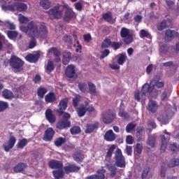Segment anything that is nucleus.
<instances>
[{"mask_svg":"<svg viewBox=\"0 0 179 179\" xmlns=\"http://www.w3.org/2000/svg\"><path fill=\"white\" fill-rule=\"evenodd\" d=\"M48 166L50 169L53 170H59V169H62V167H64V163L62 161L52 159L48 162Z\"/></svg>","mask_w":179,"mask_h":179,"instance_id":"a211bd4d","label":"nucleus"},{"mask_svg":"<svg viewBox=\"0 0 179 179\" xmlns=\"http://www.w3.org/2000/svg\"><path fill=\"white\" fill-rule=\"evenodd\" d=\"M135 128H136V124L129 123L126 127V131L128 134H129V132H132V131H134Z\"/></svg>","mask_w":179,"mask_h":179,"instance_id":"864d4df0","label":"nucleus"},{"mask_svg":"<svg viewBox=\"0 0 179 179\" xmlns=\"http://www.w3.org/2000/svg\"><path fill=\"white\" fill-rule=\"evenodd\" d=\"M73 158L76 163H82L85 160V155L80 152H76L73 155Z\"/></svg>","mask_w":179,"mask_h":179,"instance_id":"c756f323","label":"nucleus"},{"mask_svg":"<svg viewBox=\"0 0 179 179\" xmlns=\"http://www.w3.org/2000/svg\"><path fill=\"white\" fill-rule=\"evenodd\" d=\"M3 10H10L11 12H26L27 5L24 3H17L15 5L2 6Z\"/></svg>","mask_w":179,"mask_h":179,"instance_id":"20e7f679","label":"nucleus"},{"mask_svg":"<svg viewBox=\"0 0 179 179\" xmlns=\"http://www.w3.org/2000/svg\"><path fill=\"white\" fill-rule=\"evenodd\" d=\"M106 173V171L103 169H99L96 171V174H93L87 176L85 179H105L106 175L104 173Z\"/></svg>","mask_w":179,"mask_h":179,"instance_id":"4be33fe9","label":"nucleus"},{"mask_svg":"<svg viewBox=\"0 0 179 179\" xmlns=\"http://www.w3.org/2000/svg\"><path fill=\"white\" fill-rule=\"evenodd\" d=\"M143 150V145L141 143H137L136 145V152L138 155H141Z\"/></svg>","mask_w":179,"mask_h":179,"instance_id":"0e129e2a","label":"nucleus"},{"mask_svg":"<svg viewBox=\"0 0 179 179\" xmlns=\"http://www.w3.org/2000/svg\"><path fill=\"white\" fill-rule=\"evenodd\" d=\"M18 20L21 24L26 23V22H29V18L24 17L23 15L20 14L18 17Z\"/></svg>","mask_w":179,"mask_h":179,"instance_id":"e2e57ef3","label":"nucleus"},{"mask_svg":"<svg viewBox=\"0 0 179 179\" xmlns=\"http://www.w3.org/2000/svg\"><path fill=\"white\" fill-rule=\"evenodd\" d=\"M48 52H49V54H53L55 57H59V55H61V52H59L57 48H50Z\"/></svg>","mask_w":179,"mask_h":179,"instance_id":"49530a36","label":"nucleus"},{"mask_svg":"<svg viewBox=\"0 0 179 179\" xmlns=\"http://www.w3.org/2000/svg\"><path fill=\"white\" fill-rule=\"evenodd\" d=\"M29 143V141L27 138H22L18 141L17 143V149H23L26 146H27V144Z\"/></svg>","mask_w":179,"mask_h":179,"instance_id":"c9c22d12","label":"nucleus"},{"mask_svg":"<svg viewBox=\"0 0 179 179\" xmlns=\"http://www.w3.org/2000/svg\"><path fill=\"white\" fill-rule=\"evenodd\" d=\"M47 92H48L47 88L40 87L37 91L38 96L40 97V99H44V96H45Z\"/></svg>","mask_w":179,"mask_h":179,"instance_id":"a19ab883","label":"nucleus"},{"mask_svg":"<svg viewBox=\"0 0 179 179\" xmlns=\"http://www.w3.org/2000/svg\"><path fill=\"white\" fill-rule=\"evenodd\" d=\"M89 106V102L87 101H85L84 102V104L82 103L79 108L76 109V113L78 114V116L80 117H85L86 115V107Z\"/></svg>","mask_w":179,"mask_h":179,"instance_id":"aec40b11","label":"nucleus"},{"mask_svg":"<svg viewBox=\"0 0 179 179\" xmlns=\"http://www.w3.org/2000/svg\"><path fill=\"white\" fill-rule=\"evenodd\" d=\"M179 34L178 31L176 30H171V29H167L165 31V36H164V40L166 41H171V40H173L176 38V37H178Z\"/></svg>","mask_w":179,"mask_h":179,"instance_id":"dca6fc26","label":"nucleus"},{"mask_svg":"<svg viewBox=\"0 0 179 179\" xmlns=\"http://www.w3.org/2000/svg\"><path fill=\"white\" fill-rule=\"evenodd\" d=\"M103 20L108 23H115V20L113 18V15L110 13H106L102 15Z\"/></svg>","mask_w":179,"mask_h":179,"instance_id":"72a5a7b5","label":"nucleus"},{"mask_svg":"<svg viewBox=\"0 0 179 179\" xmlns=\"http://www.w3.org/2000/svg\"><path fill=\"white\" fill-rule=\"evenodd\" d=\"M48 37V29L45 26V23L41 22L38 28L36 34L35 35V38H40V40H45Z\"/></svg>","mask_w":179,"mask_h":179,"instance_id":"6e6552de","label":"nucleus"},{"mask_svg":"<svg viewBox=\"0 0 179 179\" xmlns=\"http://www.w3.org/2000/svg\"><path fill=\"white\" fill-rule=\"evenodd\" d=\"M120 36L123 39V42L127 45L131 44L134 41V36L131 34L129 29L126 27H122L120 30Z\"/></svg>","mask_w":179,"mask_h":179,"instance_id":"423d86ee","label":"nucleus"},{"mask_svg":"<svg viewBox=\"0 0 179 179\" xmlns=\"http://www.w3.org/2000/svg\"><path fill=\"white\" fill-rule=\"evenodd\" d=\"M71 59H72V53H71V52H68L67 50L64 51L63 52L62 59L63 65H68Z\"/></svg>","mask_w":179,"mask_h":179,"instance_id":"bb28decb","label":"nucleus"},{"mask_svg":"<svg viewBox=\"0 0 179 179\" xmlns=\"http://www.w3.org/2000/svg\"><path fill=\"white\" fill-rule=\"evenodd\" d=\"M115 165L117 167H120V169L125 168V157L122 155V151L121 149L117 148L115 152Z\"/></svg>","mask_w":179,"mask_h":179,"instance_id":"1a4fd4ad","label":"nucleus"},{"mask_svg":"<svg viewBox=\"0 0 179 179\" xmlns=\"http://www.w3.org/2000/svg\"><path fill=\"white\" fill-rule=\"evenodd\" d=\"M54 135H55V131L52 127H48L43 135V141L45 142H51L54 138Z\"/></svg>","mask_w":179,"mask_h":179,"instance_id":"4468645a","label":"nucleus"},{"mask_svg":"<svg viewBox=\"0 0 179 179\" xmlns=\"http://www.w3.org/2000/svg\"><path fill=\"white\" fill-rule=\"evenodd\" d=\"M3 96L4 99H13L15 96L13 95V92L8 90H4L2 92Z\"/></svg>","mask_w":179,"mask_h":179,"instance_id":"ea45409f","label":"nucleus"},{"mask_svg":"<svg viewBox=\"0 0 179 179\" xmlns=\"http://www.w3.org/2000/svg\"><path fill=\"white\" fill-rule=\"evenodd\" d=\"M63 170L66 174L79 173L80 171V166H78L75 164H68V165L64 166Z\"/></svg>","mask_w":179,"mask_h":179,"instance_id":"f8f14e48","label":"nucleus"},{"mask_svg":"<svg viewBox=\"0 0 179 179\" xmlns=\"http://www.w3.org/2000/svg\"><path fill=\"white\" fill-rule=\"evenodd\" d=\"M155 145H156V138L155 136H149L147 141V148L148 149H152L155 148Z\"/></svg>","mask_w":179,"mask_h":179,"instance_id":"2f4dec72","label":"nucleus"},{"mask_svg":"<svg viewBox=\"0 0 179 179\" xmlns=\"http://www.w3.org/2000/svg\"><path fill=\"white\" fill-rule=\"evenodd\" d=\"M64 143H66V138L63 137H58L54 141V144L57 148H59V146H62Z\"/></svg>","mask_w":179,"mask_h":179,"instance_id":"f704fd0d","label":"nucleus"},{"mask_svg":"<svg viewBox=\"0 0 179 179\" xmlns=\"http://www.w3.org/2000/svg\"><path fill=\"white\" fill-rule=\"evenodd\" d=\"M121 45H122L121 42L113 41L112 42L110 47L114 50V51H117V50H120V48H121Z\"/></svg>","mask_w":179,"mask_h":179,"instance_id":"3c124183","label":"nucleus"},{"mask_svg":"<svg viewBox=\"0 0 179 179\" xmlns=\"http://www.w3.org/2000/svg\"><path fill=\"white\" fill-rule=\"evenodd\" d=\"M22 31L28 34L29 37L35 38L37 31H38V24L36 21H31L27 26L21 27Z\"/></svg>","mask_w":179,"mask_h":179,"instance_id":"f257e3e1","label":"nucleus"},{"mask_svg":"<svg viewBox=\"0 0 179 179\" xmlns=\"http://www.w3.org/2000/svg\"><path fill=\"white\" fill-rule=\"evenodd\" d=\"M148 174H149V168L146 167L143 169V173L141 174V178L145 179L148 177Z\"/></svg>","mask_w":179,"mask_h":179,"instance_id":"338daca9","label":"nucleus"},{"mask_svg":"<svg viewBox=\"0 0 179 179\" xmlns=\"http://www.w3.org/2000/svg\"><path fill=\"white\" fill-rule=\"evenodd\" d=\"M114 150H115V145H112L108 148L106 157H112Z\"/></svg>","mask_w":179,"mask_h":179,"instance_id":"4d7b16f0","label":"nucleus"},{"mask_svg":"<svg viewBox=\"0 0 179 179\" xmlns=\"http://www.w3.org/2000/svg\"><path fill=\"white\" fill-rule=\"evenodd\" d=\"M113 41H111V39L108 38H106L101 43V48H110V47H111V44H112Z\"/></svg>","mask_w":179,"mask_h":179,"instance_id":"4c0bfd02","label":"nucleus"},{"mask_svg":"<svg viewBox=\"0 0 179 179\" xmlns=\"http://www.w3.org/2000/svg\"><path fill=\"white\" fill-rule=\"evenodd\" d=\"M110 50L105 49L101 52V56L99 57V59H104V58L108 57L110 55Z\"/></svg>","mask_w":179,"mask_h":179,"instance_id":"6e6d98bb","label":"nucleus"},{"mask_svg":"<svg viewBox=\"0 0 179 179\" xmlns=\"http://www.w3.org/2000/svg\"><path fill=\"white\" fill-rule=\"evenodd\" d=\"M103 138L106 142H114V140L115 139V134H114V131L112 129H110L105 133Z\"/></svg>","mask_w":179,"mask_h":179,"instance_id":"393cba45","label":"nucleus"},{"mask_svg":"<svg viewBox=\"0 0 179 179\" xmlns=\"http://www.w3.org/2000/svg\"><path fill=\"white\" fill-rule=\"evenodd\" d=\"M18 33L16 31H7V36L10 40H14V38H16L18 36Z\"/></svg>","mask_w":179,"mask_h":179,"instance_id":"a18cd8bd","label":"nucleus"},{"mask_svg":"<svg viewBox=\"0 0 179 179\" xmlns=\"http://www.w3.org/2000/svg\"><path fill=\"white\" fill-rule=\"evenodd\" d=\"M170 96H171V90L165 89L160 95L161 101H169Z\"/></svg>","mask_w":179,"mask_h":179,"instance_id":"cd10ccee","label":"nucleus"},{"mask_svg":"<svg viewBox=\"0 0 179 179\" xmlns=\"http://www.w3.org/2000/svg\"><path fill=\"white\" fill-rule=\"evenodd\" d=\"M73 17H76V13L73 12V8L70 7H66V10L64 12L63 17L64 22L66 23H69Z\"/></svg>","mask_w":179,"mask_h":179,"instance_id":"9b49d317","label":"nucleus"},{"mask_svg":"<svg viewBox=\"0 0 179 179\" xmlns=\"http://www.w3.org/2000/svg\"><path fill=\"white\" fill-rule=\"evenodd\" d=\"M26 167H27V164L24 162H19L13 167V171L15 173H22V171H24V169H26Z\"/></svg>","mask_w":179,"mask_h":179,"instance_id":"c85d7f7f","label":"nucleus"},{"mask_svg":"<svg viewBox=\"0 0 179 179\" xmlns=\"http://www.w3.org/2000/svg\"><path fill=\"white\" fill-rule=\"evenodd\" d=\"M45 115L46 120L50 122V124H54L55 121H57V117L54 113H52V110L50 108H48L45 112Z\"/></svg>","mask_w":179,"mask_h":179,"instance_id":"412c9836","label":"nucleus"},{"mask_svg":"<svg viewBox=\"0 0 179 179\" xmlns=\"http://www.w3.org/2000/svg\"><path fill=\"white\" fill-rule=\"evenodd\" d=\"M16 143V137L13 136H10L8 144H3V149L5 152H9L10 149H13V146H15V144Z\"/></svg>","mask_w":179,"mask_h":179,"instance_id":"6ab92c4d","label":"nucleus"},{"mask_svg":"<svg viewBox=\"0 0 179 179\" xmlns=\"http://www.w3.org/2000/svg\"><path fill=\"white\" fill-rule=\"evenodd\" d=\"M100 127L99 122H94L93 123H88L85 127V134H92L97 131Z\"/></svg>","mask_w":179,"mask_h":179,"instance_id":"2eb2a0df","label":"nucleus"},{"mask_svg":"<svg viewBox=\"0 0 179 179\" xmlns=\"http://www.w3.org/2000/svg\"><path fill=\"white\" fill-rule=\"evenodd\" d=\"M160 50L162 54H167V52H169V50H170V48L167 44H164L161 45Z\"/></svg>","mask_w":179,"mask_h":179,"instance_id":"680f3d73","label":"nucleus"},{"mask_svg":"<svg viewBox=\"0 0 179 179\" xmlns=\"http://www.w3.org/2000/svg\"><path fill=\"white\" fill-rule=\"evenodd\" d=\"M118 115L119 117H122L124 120H129V114L122 110H120Z\"/></svg>","mask_w":179,"mask_h":179,"instance_id":"5fc2aeb1","label":"nucleus"},{"mask_svg":"<svg viewBox=\"0 0 179 179\" xmlns=\"http://www.w3.org/2000/svg\"><path fill=\"white\" fill-rule=\"evenodd\" d=\"M9 107L8 102L0 101V113L5 111Z\"/></svg>","mask_w":179,"mask_h":179,"instance_id":"13d9d810","label":"nucleus"},{"mask_svg":"<svg viewBox=\"0 0 179 179\" xmlns=\"http://www.w3.org/2000/svg\"><path fill=\"white\" fill-rule=\"evenodd\" d=\"M52 175L55 179H62L65 177V171L62 169H59L57 170L52 171Z\"/></svg>","mask_w":179,"mask_h":179,"instance_id":"a878e982","label":"nucleus"},{"mask_svg":"<svg viewBox=\"0 0 179 179\" xmlns=\"http://www.w3.org/2000/svg\"><path fill=\"white\" fill-rule=\"evenodd\" d=\"M54 69H55V66H54V62H52V61H48V64L46 66V67L45 68V71L46 72V73L50 74V72H52V71H54Z\"/></svg>","mask_w":179,"mask_h":179,"instance_id":"e433bc0d","label":"nucleus"},{"mask_svg":"<svg viewBox=\"0 0 179 179\" xmlns=\"http://www.w3.org/2000/svg\"><path fill=\"white\" fill-rule=\"evenodd\" d=\"M80 101V96H76L73 99V106L76 108L78 107V105L79 104V102Z\"/></svg>","mask_w":179,"mask_h":179,"instance_id":"69168bd1","label":"nucleus"},{"mask_svg":"<svg viewBox=\"0 0 179 179\" xmlns=\"http://www.w3.org/2000/svg\"><path fill=\"white\" fill-rule=\"evenodd\" d=\"M55 100H57V97L54 92H49L45 96V101H46V103H54Z\"/></svg>","mask_w":179,"mask_h":179,"instance_id":"7c9ffc66","label":"nucleus"},{"mask_svg":"<svg viewBox=\"0 0 179 179\" xmlns=\"http://www.w3.org/2000/svg\"><path fill=\"white\" fill-rule=\"evenodd\" d=\"M68 103H69L68 98H64L60 100L58 105L59 108L57 110L59 117L64 115L65 113V110L68 108Z\"/></svg>","mask_w":179,"mask_h":179,"instance_id":"9d476101","label":"nucleus"},{"mask_svg":"<svg viewBox=\"0 0 179 179\" xmlns=\"http://www.w3.org/2000/svg\"><path fill=\"white\" fill-rule=\"evenodd\" d=\"M66 76L69 79H76L78 78V74L75 71V66L73 64H70L66 67Z\"/></svg>","mask_w":179,"mask_h":179,"instance_id":"ddd939ff","label":"nucleus"},{"mask_svg":"<svg viewBox=\"0 0 179 179\" xmlns=\"http://www.w3.org/2000/svg\"><path fill=\"white\" fill-rule=\"evenodd\" d=\"M167 27V20H164L162 22H159L157 25V29L159 31H163Z\"/></svg>","mask_w":179,"mask_h":179,"instance_id":"58836bf2","label":"nucleus"},{"mask_svg":"<svg viewBox=\"0 0 179 179\" xmlns=\"http://www.w3.org/2000/svg\"><path fill=\"white\" fill-rule=\"evenodd\" d=\"M62 41H64L67 47H69V45H72V44H73L72 36L71 35H64L62 38Z\"/></svg>","mask_w":179,"mask_h":179,"instance_id":"473e14b6","label":"nucleus"},{"mask_svg":"<svg viewBox=\"0 0 179 179\" xmlns=\"http://www.w3.org/2000/svg\"><path fill=\"white\" fill-rule=\"evenodd\" d=\"M140 37L141 38H143L145 37H146L147 38H150V34H149V32H148V31L145 29H141L140 31Z\"/></svg>","mask_w":179,"mask_h":179,"instance_id":"bf43d9fd","label":"nucleus"},{"mask_svg":"<svg viewBox=\"0 0 179 179\" xmlns=\"http://www.w3.org/2000/svg\"><path fill=\"white\" fill-rule=\"evenodd\" d=\"M179 166V159H173L168 164V167L173 168Z\"/></svg>","mask_w":179,"mask_h":179,"instance_id":"603ef678","label":"nucleus"},{"mask_svg":"<svg viewBox=\"0 0 179 179\" xmlns=\"http://www.w3.org/2000/svg\"><path fill=\"white\" fill-rule=\"evenodd\" d=\"M48 15L51 20L61 19L64 15V10H61V4H57L48 11Z\"/></svg>","mask_w":179,"mask_h":179,"instance_id":"7ed1b4c3","label":"nucleus"},{"mask_svg":"<svg viewBox=\"0 0 179 179\" xmlns=\"http://www.w3.org/2000/svg\"><path fill=\"white\" fill-rule=\"evenodd\" d=\"M157 108H159V106H157V102L156 101H153L150 99L148 102L147 110L152 114H155L156 111H157Z\"/></svg>","mask_w":179,"mask_h":179,"instance_id":"5701e85b","label":"nucleus"},{"mask_svg":"<svg viewBox=\"0 0 179 179\" xmlns=\"http://www.w3.org/2000/svg\"><path fill=\"white\" fill-rule=\"evenodd\" d=\"M25 59L26 61H28V62L30 63L37 62L38 59H40V53H29L25 57Z\"/></svg>","mask_w":179,"mask_h":179,"instance_id":"b1692460","label":"nucleus"},{"mask_svg":"<svg viewBox=\"0 0 179 179\" xmlns=\"http://www.w3.org/2000/svg\"><path fill=\"white\" fill-rule=\"evenodd\" d=\"M117 117V114L111 110H108L101 114V119L104 124H111Z\"/></svg>","mask_w":179,"mask_h":179,"instance_id":"0eeeda50","label":"nucleus"},{"mask_svg":"<svg viewBox=\"0 0 179 179\" xmlns=\"http://www.w3.org/2000/svg\"><path fill=\"white\" fill-rule=\"evenodd\" d=\"M148 84H145L141 90V99L143 100V101H145V100H146V94L148 93Z\"/></svg>","mask_w":179,"mask_h":179,"instance_id":"37998d69","label":"nucleus"},{"mask_svg":"<svg viewBox=\"0 0 179 179\" xmlns=\"http://www.w3.org/2000/svg\"><path fill=\"white\" fill-rule=\"evenodd\" d=\"M170 141V133L166 131L162 137L161 152H166L167 143Z\"/></svg>","mask_w":179,"mask_h":179,"instance_id":"f3484780","label":"nucleus"},{"mask_svg":"<svg viewBox=\"0 0 179 179\" xmlns=\"http://www.w3.org/2000/svg\"><path fill=\"white\" fill-rule=\"evenodd\" d=\"M155 85L157 89H162L164 87V82L163 81H157Z\"/></svg>","mask_w":179,"mask_h":179,"instance_id":"774afa93","label":"nucleus"},{"mask_svg":"<svg viewBox=\"0 0 179 179\" xmlns=\"http://www.w3.org/2000/svg\"><path fill=\"white\" fill-rule=\"evenodd\" d=\"M78 88L83 93H88L89 90H87V85L86 83H79Z\"/></svg>","mask_w":179,"mask_h":179,"instance_id":"79ce46f5","label":"nucleus"},{"mask_svg":"<svg viewBox=\"0 0 179 179\" xmlns=\"http://www.w3.org/2000/svg\"><path fill=\"white\" fill-rule=\"evenodd\" d=\"M9 63L10 66L17 71V72L23 71V65H24V62L17 56H11Z\"/></svg>","mask_w":179,"mask_h":179,"instance_id":"39448f33","label":"nucleus"},{"mask_svg":"<svg viewBox=\"0 0 179 179\" xmlns=\"http://www.w3.org/2000/svg\"><path fill=\"white\" fill-rule=\"evenodd\" d=\"M40 5L43 9H49L51 7V2L48 0H42L40 2Z\"/></svg>","mask_w":179,"mask_h":179,"instance_id":"c03bdc74","label":"nucleus"},{"mask_svg":"<svg viewBox=\"0 0 179 179\" xmlns=\"http://www.w3.org/2000/svg\"><path fill=\"white\" fill-rule=\"evenodd\" d=\"M71 114L64 113L62 119H60L56 124V129L59 131L66 129V128H71Z\"/></svg>","mask_w":179,"mask_h":179,"instance_id":"f03ea898","label":"nucleus"},{"mask_svg":"<svg viewBox=\"0 0 179 179\" xmlns=\"http://www.w3.org/2000/svg\"><path fill=\"white\" fill-rule=\"evenodd\" d=\"M127 59V56L124 54H122L117 59L118 65H124L125 60Z\"/></svg>","mask_w":179,"mask_h":179,"instance_id":"052dcab7","label":"nucleus"},{"mask_svg":"<svg viewBox=\"0 0 179 179\" xmlns=\"http://www.w3.org/2000/svg\"><path fill=\"white\" fill-rule=\"evenodd\" d=\"M108 170L110 171V177L113 178L115 177V176H117V167L111 165L110 166H109Z\"/></svg>","mask_w":179,"mask_h":179,"instance_id":"de8ad7c7","label":"nucleus"},{"mask_svg":"<svg viewBox=\"0 0 179 179\" xmlns=\"http://www.w3.org/2000/svg\"><path fill=\"white\" fill-rule=\"evenodd\" d=\"M70 132L71 135H78V134H80L81 132L80 127L78 126L73 127L71 128Z\"/></svg>","mask_w":179,"mask_h":179,"instance_id":"8fccbe9b","label":"nucleus"},{"mask_svg":"<svg viewBox=\"0 0 179 179\" xmlns=\"http://www.w3.org/2000/svg\"><path fill=\"white\" fill-rule=\"evenodd\" d=\"M87 85L90 93L91 94H94V93H96V85H94L92 82H88Z\"/></svg>","mask_w":179,"mask_h":179,"instance_id":"09e8293b","label":"nucleus"}]
</instances>
